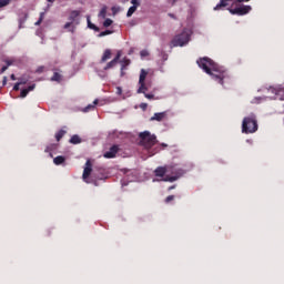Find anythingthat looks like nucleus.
Returning a JSON list of instances; mask_svg holds the SVG:
<instances>
[{"mask_svg": "<svg viewBox=\"0 0 284 284\" xmlns=\"http://www.w3.org/2000/svg\"><path fill=\"white\" fill-rule=\"evenodd\" d=\"M131 61L128 58H123L121 61V75L123 77V70H125V68L128 65H130Z\"/></svg>", "mask_w": 284, "mask_h": 284, "instance_id": "17", "label": "nucleus"}, {"mask_svg": "<svg viewBox=\"0 0 284 284\" xmlns=\"http://www.w3.org/2000/svg\"><path fill=\"white\" fill-rule=\"evenodd\" d=\"M169 17H171V19H176V17L174 16V13H169Z\"/></svg>", "mask_w": 284, "mask_h": 284, "instance_id": "43", "label": "nucleus"}, {"mask_svg": "<svg viewBox=\"0 0 284 284\" xmlns=\"http://www.w3.org/2000/svg\"><path fill=\"white\" fill-rule=\"evenodd\" d=\"M92 172H94L92 171V161L87 160L85 168L82 174L83 181L88 182V179H90V174H92Z\"/></svg>", "mask_w": 284, "mask_h": 284, "instance_id": "10", "label": "nucleus"}, {"mask_svg": "<svg viewBox=\"0 0 284 284\" xmlns=\"http://www.w3.org/2000/svg\"><path fill=\"white\" fill-rule=\"evenodd\" d=\"M141 57H148V51H141Z\"/></svg>", "mask_w": 284, "mask_h": 284, "instance_id": "42", "label": "nucleus"}, {"mask_svg": "<svg viewBox=\"0 0 284 284\" xmlns=\"http://www.w3.org/2000/svg\"><path fill=\"white\" fill-rule=\"evenodd\" d=\"M116 65V60H111L105 67L104 70H112Z\"/></svg>", "mask_w": 284, "mask_h": 284, "instance_id": "25", "label": "nucleus"}, {"mask_svg": "<svg viewBox=\"0 0 284 284\" xmlns=\"http://www.w3.org/2000/svg\"><path fill=\"white\" fill-rule=\"evenodd\" d=\"M113 21L110 18H106L103 22L104 28H110L112 26Z\"/></svg>", "mask_w": 284, "mask_h": 284, "instance_id": "29", "label": "nucleus"}, {"mask_svg": "<svg viewBox=\"0 0 284 284\" xmlns=\"http://www.w3.org/2000/svg\"><path fill=\"white\" fill-rule=\"evenodd\" d=\"M79 17H81V11L73 10V11H71V13L69 16V21L73 26H79Z\"/></svg>", "mask_w": 284, "mask_h": 284, "instance_id": "13", "label": "nucleus"}, {"mask_svg": "<svg viewBox=\"0 0 284 284\" xmlns=\"http://www.w3.org/2000/svg\"><path fill=\"white\" fill-rule=\"evenodd\" d=\"M168 168H171L169 174H172V176L165 175V178L163 179V181L165 182L174 183V181H179V179H181V176L185 174V171H183V169L176 168V165H168Z\"/></svg>", "mask_w": 284, "mask_h": 284, "instance_id": "5", "label": "nucleus"}, {"mask_svg": "<svg viewBox=\"0 0 284 284\" xmlns=\"http://www.w3.org/2000/svg\"><path fill=\"white\" fill-rule=\"evenodd\" d=\"M168 114L165 112L154 113L150 121H163Z\"/></svg>", "mask_w": 284, "mask_h": 284, "instance_id": "15", "label": "nucleus"}, {"mask_svg": "<svg viewBox=\"0 0 284 284\" xmlns=\"http://www.w3.org/2000/svg\"><path fill=\"white\" fill-rule=\"evenodd\" d=\"M118 93L121 94V88H118Z\"/></svg>", "mask_w": 284, "mask_h": 284, "instance_id": "48", "label": "nucleus"}, {"mask_svg": "<svg viewBox=\"0 0 284 284\" xmlns=\"http://www.w3.org/2000/svg\"><path fill=\"white\" fill-rule=\"evenodd\" d=\"M172 201H174V195H169V196H166V199L164 200V203H172Z\"/></svg>", "mask_w": 284, "mask_h": 284, "instance_id": "34", "label": "nucleus"}, {"mask_svg": "<svg viewBox=\"0 0 284 284\" xmlns=\"http://www.w3.org/2000/svg\"><path fill=\"white\" fill-rule=\"evenodd\" d=\"M148 78V71L145 69H142L140 72V79H139V85L138 94H145V91H148V87H145V79Z\"/></svg>", "mask_w": 284, "mask_h": 284, "instance_id": "7", "label": "nucleus"}, {"mask_svg": "<svg viewBox=\"0 0 284 284\" xmlns=\"http://www.w3.org/2000/svg\"><path fill=\"white\" fill-rule=\"evenodd\" d=\"M108 34H112V31L110 30L102 31L100 32L99 37H108Z\"/></svg>", "mask_w": 284, "mask_h": 284, "instance_id": "33", "label": "nucleus"}, {"mask_svg": "<svg viewBox=\"0 0 284 284\" xmlns=\"http://www.w3.org/2000/svg\"><path fill=\"white\" fill-rule=\"evenodd\" d=\"M199 68H201L206 74H209L213 81L220 83V85L225 87L226 83L232 82V77L230 72L224 67L219 65L210 58H200L196 61Z\"/></svg>", "mask_w": 284, "mask_h": 284, "instance_id": "1", "label": "nucleus"}, {"mask_svg": "<svg viewBox=\"0 0 284 284\" xmlns=\"http://www.w3.org/2000/svg\"><path fill=\"white\" fill-rule=\"evenodd\" d=\"M69 143H72V145H79V143H81V139L78 134H74L71 136Z\"/></svg>", "mask_w": 284, "mask_h": 284, "instance_id": "21", "label": "nucleus"}, {"mask_svg": "<svg viewBox=\"0 0 284 284\" xmlns=\"http://www.w3.org/2000/svg\"><path fill=\"white\" fill-rule=\"evenodd\" d=\"M69 31H70V32H74V29H70Z\"/></svg>", "mask_w": 284, "mask_h": 284, "instance_id": "50", "label": "nucleus"}, {"mask_svg": "<svg viewBox=\"0 0 284 284\" xmlns=\"http://www.w3.org/2000/svg\"><path fill=\"white\" fill-rule=\"evenodd\" d=\"M43 19H45V12H41V13H40V18H39V20L34 23V26H40L41 23H43Z\"/></svg>", "mask_w": 284, "mask_h": 284, "instance_id": "28", "label": "nucleus"}, {"mask_svg": "<svg viewBox=\"0 0 284 284\" xmlns=\"http://www.w3.org/2000/svg\"><path fill=\"white\" fill-rule=\"evenodd\" d=\"M10 79H11V81H17V75L11 74V75H10Z\"/></svg>", "mask_w": 284, "mask_h": 284, "instance_id": "40", "label": "nucleus"}, {"mask_svg": "<svg viewBox=\"0 0 284 284\" xmlns=\"http://www.w3.org/2000/svg\"><path fill=\"white\" fill-rule=\"evenodd\" d=\"M132 6H135V8H139L141 6V2L139 0H131Z\"/></svg>", "mask_w": 284, "mask_h": 284, "instance_id": "36", "label": "nucleus"}, {"mask_svg": "<svg viewBox=\"0 0 284 284\" xmlns=\"http://www.w3.org/2000/svg\"><path fill=\"white\" fill-rule=\"evenodd\" d=\"M140 136V144L145 148V150H152L159 140H156V135L150 133V131H144L139 134Z\"/></svg>", "mask_w": 284, "mask_h": 284, "instance_id": "3", "label": "nucleus"}, {"mask_svg": "<svg viewBox=\"0 0 284 284\" xmlns=\"http://www.w3.org/2000/svg\"><path fill=\"white\" fill-rule=\"evenodd\" d=\"M54 165H63L65 163V158L63 155H58L53 159Z\"/></svg>", "mask_w": 284, "mask_h": 284, "instance_id": "18", "label": "nucleus"}, {"mask_svg": "<svg viewBox=\"0 0 284 284\" xmlns=\"http://www.w3.org/2000/svg\"><path fill=\"white\" fill-rule=\"evenodd\" d=\"M49 3H54L57 0H47Z\"/></svg>", "mask_w": 284, "mask_h": 284, "instance_id": "45", "label": "nucleus"}, {"mask_svg": "<svg viewBox=\"0 0 284 284\" xmlns=\"http://www.w3.org/2000/svg\"><path fill=\"white\" fill-rule=\"evenodd\" d=\"M10 4V0H0V8H6V6Z\"/></svg>", "mask_w": 284, "mask_h": 284, "instance_id": "31", "label": "nucleus"}, {"mask_svg": "<svg viewBox=\"0 0 284 284\" xmlns=\"http://www.w3.org/2000/svg\"><path fill=\"white\" fill-rule=\"evenodd\" d=\"M38 72H43V67H41L40 69H38Z\"/></svg>", "mask_w": 284, "mask_h": 284, "instance_id": "46", "label": "nucleus"}, {"mask_svg": "<svg viewBox=\"0 0 284 284\" xmlns=\"http://www.w3.org/2000/svg\"><path fill=\"white\" fill-rule=\"evenodd\" d=\"M136 6H132L129 8L128 12H126V17H132V14H134V12H136Z\"/></svg>", "mask_w": 284, "mask_h": 284, "instance_id": "26", "label": "nucleus"}, {"mask_svg": "<svg viewBox=\"0 0 284 284\" xmlns=\"http://www.w3.org/2000/svg\"><path fill=\"white\" fill-rule=\"evenodd\" d=\"M119 145L114 144L112 145L109 151L104 152L103 156L104 159H114L116 154H119Z\"/></svg>", "mask_w": 284, "mask_h": 284, "instance_id": "11", "label": "nucleus"}, {"mask_svg": "<svg viewBox=\"0 0 284 284\" xmlns=\"http://www.w3.org/2000/svg\"><path fill=\"white\" fill-rule=\"evenodd\" d=\"M6 83H8V77H4L2 80V84L6 85Z\"/></svg>", "mask_w": 284, "mask_h": 284, "instance_id": "41", "label": "nucleus"}, {"mask_svg": "<svg viewBox=\"0 0 284 284\" xmlns=\"http://www.w3.org/2000/svg\"><path fill=\"white\" fill-rule=\"evenodd\" d=\"M162 148H168V144H165V143H162Z\"/></svg>", "mask_w": 284, "mask_h": 284, "instance_id": "47", "label": "nucleus"}, {"mask_svg": "<svg viewBox=\"0 0 284 284\" xmlns=\"http://www.w3.org/2000/svg\"><path fill=\"white\" fill-rule=\"evenodd\" d=\"M258 131V121H256V115L251 114L245 116L242 121V133L243 134H254Z\"/></svg>", "mask_w": 284, "mask_h": 284, "instance_id": "2", "label": "nucleus"}, {"mask_svg": "<svg viewBox=\"0 0 284 284\" xmlns=\"http://www.w3.org/2000/svg\"><path fill=\"white\" fill-rule=\"evenodd\" d=\"M19 85H26V82H18L13 85L14 92H19Z\"/></svg>", "mask_w": 284, "mask_h": 284, "instance_id": "32", "label": "nucleus"}, {"mask_svg": "<svg viewBox=\"0 0 284 284\" xmlns=\"http://www.w3.org/2000/svg\"><path fill=\"white\" fill-rule=\"evenodd\" d=\"M171 171H172V168H170L168 165L166 166H159V168L155 169L154 174H155V176H159V178L163 179V176H165V174H168Z\"/></svg>", "mask_w": 284, "mask_h": 284, "instance_id": "12", "label": "nucleus"}, {"mask_svg": "<svg viewBox=\"0 0 284 284\" xmlns=\"http://www.w3.org/2000/svg\"><path fill=\"white\" fill-rule=\"evenodd\" d=\"M190 31L183 30L180 34L175 36L171 41L173 48H183V45H187L190 43Z\"/></svg>", "mask_w": 284, "mask_h": 284, "instance_id": "4", "label": "nucleus"}, {"mask_svg": "<svg viewBox=\"0 0 284 284\" xmlns=\"http://www.w3.org/2000/svg\"><path fill=\"white\" fill-rule=\"evenodd\" d=\"M121 59V51H118L115 58L113 59V61H115V63H119V60Z\"/></svg>", "mask_w": 284, "mask_h": 284, "instance_id": "35", "label": "nucleus"}, {"mask_svg": "<svg viewBox=\"0 0 284 284\" xmlns=\"http://www.w3.org/2000/svg\"><path fill=\"white\" fill-rule=\"evenodd\" d=\"M175 187H176V185H172V186L169 187V191H172V190H174Z\"/></svg>", "mask_w": 284, "mask_h": 284, "instance_id": "44", "label": "nucleus"}, {"mask_svg": "<svg viewBox=\"0 0 284 284\" xmlns=\"http://www.w3.org/2000/svg\"><path fill=\"white\" fill-rule=\"evenodd\" d=\"M145 99H154V94L144 93Z\"/></svg>", "mask_w": 284, "mask_h": 284, "instance_id": "38", "label": "nucleus"}, {"mask_svg": "<svg viewBox=\"0 0 284 284\" xmlns=\"http://www.w3.org/2000/svg\"><path fill=\"white\" fill-rule=\"evenodd\" d=\"M34 88H37V84H31L27 89H22L20 93L21 99H26V97H28V94H30Z\"/></svg>", "mask_w": 284, "mask_h": 284, "instance_id": "14", "label": "nucleus"}, {"mask_svg": "<svg viewBox=\"0 0 284 284\" xmlns=\"http://www.w3.org/2000/svg\"><path fill=\"white\" fill-rule=\"evenodd\" d=\"M55 149H57V144H51L45 148L44 152H52V150H55Z\"/></svg>", "mask_w": 284, "mask_h": 284, "instance_id": "30", "label": "nucleus"}, {"mask_svg": "<svg viewBox=\"0 0 284 284\" xmlns=\"http://www.w3.org/2000/svg\"><path fill=\"white\" fill-rule=\"evenodd\" d=\"M106 14H108V7H103L100 10L99 17H101L102 19H105Z\"/></svg>", "mask_w": 284, "mask_h": 284, "instance_id": "27", "label": "nucleus"}, {"mask_svg": "<svg viewBox=\"0 0 284 284\" xmlns=\"http://www.w3.org/2000/svg\"><path fill=\"white\" fill-rule=\"evenodd\" d=\"M72 26H74V24L71 22H67L63 28H64V30H69L70 28H72Z\"/></svg>", "mask_w": 284, "mask_h": 284, "instance_id": "37", "label": "nucleus"}, {"mask_svg": "<svg viewBox=\"0 0 284 284\" xmlns=\"http://www.w3.org/2000/svg\"><path fill=\"white\" fill-rule=\"evenodd\" d=\"M67 133L68 131H65V129H61L59 132L55 133V141H61Z\"/></svg>", "mask_w": 284, "mask_h": 284, "instance_id": "20", "label": "nucleus"}, {"mask_svg": "<svg viewBox=\"0 0 284 284\" xmlns=\"http://www.w3.org/2000/svg\"><path fill=\"white\" fill-rule=\"evenodd\" d=\"M4 63H7V65L1 68L0 74H3V72H6V70H8V68H10V65H12L13 61L12 60H6Z\"/></svg>", "mask_w": 284, "mask_h": 284, "instance_id": "22", "label": "nucleus"}, {"mask_svg": "<svg viewBox=\"0 0 284 284\" xmlns=\"http://www.w3.org/2000/svg\"><path fill=\"white\" fill-rule=\"evenodd\" d=\"M140 108H141L142 110H148V104H146V103H142V104H140Z\"/></svg>", "mask_w": 284, "mask_h": 284, "instance_id": "39", "label": "nucleus"}, {"mask_svg": "<svg viewBox=\"0 0 284 284\" xmlns=\"http://www.w3.org/2000/svg\"><path fill=\"white\" fill-rule=\"evenodd\" d=\"M95 105H99V100H94L93 104H89L85 109L84 112H90V110H94Z\"/></svg>", "mask_w": 284, "mask_h": 284, "instance_id": "23", "label": "nucleus"}, {"mask_svg": "<svg viewBox=\"0 0 284 284\" xmlns=\"http://www.w3.org/2000/svg\"><path fill=\"white\" fill-rule=\"evenodd\" d=\"M20 83H28V81L22 80V81H20Z\"/></svg>", "mask_w": 284, "mask_h": 284, "instance_id": "49", "label": "nucleus"}, {"mask_svg": "<svg viewBox=\"0 0 284 284\" xmlns=\"http://www.w3.org/2000/svg\"><path fill=\"white\" fill-rule=\"evenodd\" d=\"M63 80V75L59 72H54L53 75L51 77V81H55L57 83H61Z\"/></svg>", "mask_w": 284, "mask_h": 284, "instance_id": "19", "label": "nucleus"}, {"mask_svg": "<svg viewBox=\"0 0 284 284\" xmlns=\"http://www.w3.org/2000/svg\"><path fill=\"white\" fill-rule=\"evenodd\" d=\"M178 0H173V3H176Z\"/></svg>", "mask_w": 284, "mask_h": 284, "instance_id": "51", "label": "nucleus"}, {"mask_svg": "<svg viewBox=\"0 0 284 284\" xmlns=\"http://www.w3.org/2000/svg\"><path fill=\"white\" fill-rule=\"evenodd\" d=\"M88 28H90V30H94L95 32H99L100 30L99 27H97L90 21V18H88Z\"/></svg>", "mask_w": 284, "mask_h": 284, "instance_id": "24", "label": "nucleus"}, {"mask_svg": "<svg viewBox=\"0 0 284 284\" xmlns=\"http://www.w3.org/2000/svg\"><path fill=\"white\" fill-rule=\"evenodd\" d=\"M108 59H112V51L110 49H106L102 55L101 63H105Z\"/></svg>", "mask_w": 284, "mask_h": 284, "instance_id": "16", "label": "nucleus"}, {"mask_svg": "<svg viewBox=\"0 0 284 284\" xmlns=\"http://www.w3.org/2000/svg\"><path fill=\"white\" fill-rule=\"evenodd\" d=\"M229 11L232 14H236L237 17H244V14H250V12L252 11V7L242 4V6L236 7L234 9H229Z\"/></svg>", "mask_w": 284, "mask_h": 284, "instance_id": "6", "label": "nucleus"}, {"mask_svg": "<svg viewBox=\"0 0 284 284\" xmlns=\"http://www.w3.org/2000/svg\"><path fill=\"white\" fill-rule=\"evenodd\" d=\"M92 179L95 181H103L108 179V175H105V169H94L92 172Z\"/></svg>", "mask_w": 284, "mask_h": 284, "instance_id": "9", "label": "nucleus"}, {"mask_svg": "<svg viewBox=\"0 0 284 284\" xmlns=\"http://www.w3.org/2000/svg\"><path fill=\"white\" fill-rule=\"evenodd\" d=\"M230 1H237V3H247L251 0H220V3H217L213 10L217 11V10H223V8H227V6H230Z\"/></svg>", "mask_w": 284, "mask_h": 284, "instance_id": "8", "label": "nucleus"}]
</instances>
